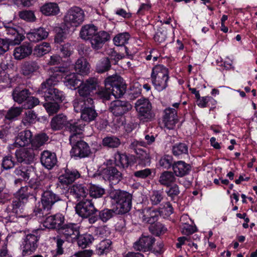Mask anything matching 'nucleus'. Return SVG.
I'll return each mask as SVG.
<instances>
[{
    "label": "nucleus",
    "mask_w": 257,
    "mask_h": 257,
    "mask_svg": "<svg viewBox=\"0 0 257 257\" xmlns=\"http://www.w3.org/2000/svg\"><path fill=\"white\" fill-rule=\"evenodd\" d=\"M54 70L55 73L41 83L37 90V93L39 94H43L47 101L54 100L57 102H62L65 99L63 92L53 86L56 85L61 78L59 73L62 71L59 68H55Z\"/></svg>",
    "instance_id": "f257e3e1"
},
{
    "label": "nucleus",
    "mask_w": 257,
    "mask_h": 257,
    "mask_svg": "<svg viewBox=\"0 0 257 257\" xmlns=\"http://www.w3.org/2000/svg\"><path fill=\"white\" fill-rule=\"evenodd\" d=\"M109 196L113 203L115 204L116 214H122L128 212L132 207V195L128 192L120 190L112 189Z\"/></svg>",
    "instance_id": "f03ea898"
},
{
    "label": "nucleus",
    "mask_w": 257,
    "mask_h": 257,
    "mask_svg": "<svg viewBox=\"0 0 257 257\" xmlns=\"http://www.w3.org/2000/svg\"><path fill=\"white\" fill-rule=\"evenodd\" d=\"M60 197L52 191H43L41 199V204L34 210L35 215L38 217H44L51 213L54 204L61 201Z\"/></svg>",
    "instance_id": "7ed1b4c3"
},
{
    "label": "nucleus",
    "mask_w": 257,
    "mask_h": 257,
    "mask_svg": "<svg viewBox=\"0 0 257 257\" xmlns=\"http://www.w3.org/2000/svg\"><path fill=\"white\" fill-rule=\"evenodd\" d=\"M5 28L7 36L5 39L0 38V54L8 51L10 45L19 44L25 38L19 27L5 26Z\"/></svg>",
    "instance_id": "20e7f679"
},
{
    "label": "nucleus",
    "mask_w": 257,
    "mask_h": 257,
    "mask_svg": "<svg viewBox=\"0 0 257 257\" xmlns=\"http://www.w3.org/2000/svg\"><path fill=\"white\" fill-rule=\"evenodd\" d=\"M169 78L168 70L164 66L159 65L153 68L151 74L152 82L158 91H162L167 87Z\"/></svg>",
    "instance_id": "39448f33"
},
{
    "label": "nucleus",
    "mask_w": 257,
    "mask_h": 257,
    "mask_svg": "<svg viewBox=\"0 0 257 257\" xmlns=\"http://www.w3.org/2000/svg\"><path fill=\"white\" fill-rule=\"evenodd\" d=\"M85 14L79 7H73L65 14L63 23L67 28H74L80 26L84 21Z\"/></svg>",
    "instance_id": "423d86ee"
},
{
    "label": "nucleus",
    "mask_w": 257,
    "mask_h": 257,
    "mask_svg": "<svg viewBox=\"0 0 257 257\" xmlns=\"http://www.w3.org/2000/svg\"><path fill=\"white\" fill-rule=\"evenodd\" d=\"M135 108L141 120L150 121L155 117V114L152 110V104L148 99L137 100L135 103Z\"/></svg>",
    "instance_id": "0eeeda50"
},
{
    "label": "nucleus",
    "mask_w": 257,
    "mask_h": 257,
    "mask_svg": "<svg viewBox=\"0 0 257 257\" xmlns=\"http://www.w3.org/2000/svg\"><path fill=\"white\" fill-rule=\"evenodd\" d=\"M58 232L61 238L69 242H73L80 235L79 227L75 223L62 224Z\"/></svg>",
    "instance_id": "6e6552de"
},
{
    "label": "nucleus",
    "mask_w": 257,
    "mask_h": 257,
    "mask_svg": "<svg viewBox=\"0 0 257 257\" xmlns=\"http://www.w3.org/2000/svg\"><path fill=\"white\" fill-rule=\"evenodd\" d=\"M99 86V81L97 78L89 77L85 81L81 82L78 87V93L80 97L85 98H91V93L96 90Z\"/></svg>",
    "instance_id": "1a4fd4ad"
},
{
    "label": "nucleus",
    "mask_w": 257,
    "mask_h": 257,
    "mask_svg": "<svg viewBox=\"0 0 257 257\" xmlns=\"http://www.w3.org/2000/svg\"><path fill=\"white\" fill-rule=\"evenodd\" d=\"M76 213L83 218H88L98 211L91 200L86 199L79 202L75 207Z\"/></svg>",
    "instance_id": "9d476101"
},
{
    "label": "nucleus",
    "mask_w": 257,
    "mask_h": 257,
    "mask_svg": "<svg viewBox=\"0 0 257 257\" xmlns=\"http://www.w3.org/2000/svg\"><path fill=\"white\" fill-rule=\"evenodd\" d=\"M100 175L105 180H108L111 184H117L122 178V173L115 167H107L100 172Z\"/></svg>",
    "instance_id": "9b49d317"
},
{
    "label": "nucleus",
    "mask_w": 257,
    "mask_h": 257,
    "mask_svg": "<svg viewBox=\"0 0 257 257\" xmlns=\"http://www.w3.org/2000/svg\"><path fill=\"white\" fill-rule=\"evenodd\" d=\"M132 109L131 104L126 101L116 100L112 101L109 110L116 116H122Z\"/></svg>",
    "instance_id": "f8f14e48"
},
{
    "label": "nucleus",
    "mask_w": 257,
    "mask_h": 257,
    "mask_svg": "<svg viewBox=\"0 0 257 257\" xmlns=\"http://www.w3.org/2000/svg\"><path fill=\"white\" fill-rule=\"evenodd\" d=\"M28 198V195L23 192H20V189L17 193V197L13 201L12 204L7 207V210L11 211V213L18 214L27 202Z\"/></svg>",
    "instance_id": "ddd939ff"
},
{
    "label": "nucleus",
    "mask_w": 257,
    "mask_h": 257,
    "mask_svg": "<svg viewBox=\"0 0 257 257\" xmlns=\"http://www.w3.org/2000/svg\"><path fill=\"white\" fill-rule=\"evenodd\" d=\"M155 239L152 236L142 235L139 239L134 243L133 247L136 250L146 252L153 249V245Z\"/></svg>",
    "instance_id": "4468645a"
},
{
    "label": "nucleus",
    "mask_w": 257,
    "mask_h": 257,
    "mask_svg": "<svg viewBox=\"0 0 257 257\" xmlns=\"http://www.w3.org/2000/svg\"><path fill=\"white\" fill-rule=\"evenodd\" d=\"M15 155L18 162L26 164H31L34 161L35 158L34 151L30 148L17 150Z\"/></svg>",
    "instance_id": "2eb2a0df"
},
{
    "label": "nucleus",
    "mask_w": 257,
    "mask_h": 257,
    "mask_svg": "<svg viewBox=\"0 0 257 257\" xmlns=\"http://www.w3.org/2000/svg\"><path fill=\"white\" fill-rule=\"evenodd\" d=\"M43 221V225L46 228L58 229L63 224L65 218L61 214H56L54 215L45 216Z\"/></svg>",
    "instance_id": "dca6fc26"
},
{
    "label": "nucleus",
    "mask_w": 257,
    "mask_h": 257,
    "mask_svg": "<svg viewBox=\"0 0 257 257\" xmlns=\"http://www.w3.org/2000/svg\"><path fill=\"white\" fill-rule=\"evenodd\" d=\"M163 121L166 127L173 129L178 122V117L176 109L168 107L164 110Z\"/></svg>",
    "instance_id": "f3484780"
},
{
    "label": "nucleus",
    "mask_w": 257,
    "mask_h": 257,
    "mask_svg": "<svg viewBox=\"0 0 257 257\" xmlns=\"http://www.w3.org/2000/svg\"><path fill=\"white\" fill-rule=\"evenodd\" d=\"M110 39L109 34L104 31L97 32L90 40L91 47L95 50L101 49L104 43Z\"/></svg>",
    "instance_id": "a211bd4d"
},
{
    "label": "nucleus",
    "mask_w": 257,
    "mask_h": 257,
    "mask_svg": "<svg viewBox=\"0 0 257 257\" xmlns=\"http://www.w3.org/2000/svg\"><path fill=\"white\" fill-rule=\"evenodd\" d=\"M80 177V174L76 169H66L65 173L58 178L59 183L62 185H68Z\"/></svg>",
    "instance_id": "6ab92c4d"
},
{
    "label": "nucleus",
    "mask_w": 257,
    "mask_h": 257,
    "mask_svg": "<svg viewBox=\"0 0 257 257\" xmlns=\"http://www.w3.org/2000/svg\"><path fill=\"white\" fill-rule=\"evenodd\" d=\"M90 149L85 142H81L72 148L70 154L75 158H82L88 157L90 154Z\"/></svg>",
    "instance_id": "aec40b11"
},
{
    "label": "nucleus",
    "mask_w": 257,
    "mask_h": 257,
    "mask_svg": "<svg viewBox=\"0 0 257 257\" xmlns=\"http://www.w3.org/2000/svg\"><path fill=\"white\" fill-rule=\"evenodd\" d=\"M32 50L30 44L24 43L15 48L13 56L16 60H20L29 56L32 54Z\"/></svg>",
    "instance_id": "412c9836"
},
{
    "label": "nucleus",
    "mask_w": 257,
    "mask_h": 257,
    "mask_svg": "<svg viewBox=\"0 0 257 257\" xmlns=\"http://www.w3.org/2000/svg\"><path fill=\"white\" fill-rule=\"evenodd\" d=\"M56 154L49 151H44L41 154V163L48 169H51L57 164Z\"/></svg>",
    "instance_id": "4be33fe9"
},
{
    "label": "nucleus",
    "mask_w": 257,
    "mask_h": 257,
    "mask_svg": "<svg viewBox=\"0 0 257 257\" xmlns=\"http://www.w3.org/2000/svg\"><path fill=\"white\" fill-rule=\"evenodd\" d=\"M142 220L145 223L153 224L158 219L159 212L158 209L152 207L145 208L142 211Z\"/></svg>",
    "instance_id": "5701e85b"
},
{
    "label": "nucleus",
    "mask_w": 257,
    "mask_h": 257,
    "mask_svg": "<svg viewBox=\"0 0 257 257\" xmlns=\"http://www.w3.org/2000/svg\"><path fill=\"white\" fill-rule=\"evenodd\" d=\"M33 137L32 133L25 130L19 133L16 137L14 145L16 147H24L31 144Z\"/></svg>",
    "instance_id": "b1692460"
},
{
    "label": "nucleus",
    "mask_w": 257,
    "mask_h": 257,
    "mask_svg": "<svg viewBox=\"0 0 257 257\" xmlns=\"http://www.w3.org/2000/svg\"><path fill=\"white\" fill-rule=\"evenodd\" d=\"M172 168L176 176L180 177L187 175L191 170L190 165L182 161L175 162L172 165Z\"/></svg>",
    "instance_id": "393cba45"
},
{
    "label": "nucleus",
    "mask_w": 257,
    "mask_h": 257,
    "mask_svg": "<svg viewBox=\"0 0 257 257\" xmlns=\"http://www.w3.org/2000/svg\"><path fill=\"white\" fill-rule=\"evenodd\" d=\"M69 122L66 115L60 113L53 117L51 121V126L54 131L60 130L67 126Z\"/></svg>",
    "instance_id": "a878e982"
},
{
    "label": "nucleus",
    "mask_w": 257,
    "mask_h": 257,
    "mask_svg": "<svg viewBox=\"0 0 257 257\" xmlns=\"http://www.w3.org/2000/svg\"><path fill=\"white\" fill-rule=\"evenodd\" d=\"M90 65L87 60L81 57L77 60L74 65V70L76 73L81 75H87L90 71Z\"/></svg>",
    "instance_id": "bb28decb"
},
{
    "label": "nucleus",
    "mask_w": 257,
    "mask_h": 257,
    "mask_svg": "<svg viewBox=\"0 0 257 257\" xmlns=\"http://www.w3.org/2000/svg\"><path fill=\"white\" fill-rule=\"evenodd\" d=\"M30 95V91L20 86L16 87L13 91L12 96L14 100L19 104L24 102Z\"/></svg>",
    "instance_id": "cd10ccee"
},
{
    "label": "nucleus",
    "mask_w": 257,
    "mask_h": 257,
    "mask_svg": "<svg viewBox=\"0 0 257 257\" xmlns=\"http://www.w3.org/2000/svg\"><path fill=\"white\" fill-rule=\"evenodd\" d=\"M48 36V32L43 28L32 30L28 33L27 37L29 40L33 42H37L46 39Z\"/></svg>",
    "instance_id": "c85d7f7f"
},
{
    "label": "nucleus",
    "mask_w": 257,
    "mask_h": 257,
    "mask_svg": "<svg viewBox=\"0 0 257 257\" xmlns=\"http://www.w3.org/2000/svg\"><path fill=\"white\" fill-rule=\"evenodd\" d=\"M98 28L93 24H87L82 27L80 31V37L83 40H90L97 33Z\"/></svg>",
    "instance_id": "c756f323"
},
{
    "label": "nucleus",
    "mask_w": 257,
    "mask_h": 257,
    "mask_svg": "<svg viewBox=\"0 0 257 257\" xmlns=\"http://www.w3.org/2000/svg\"><path fill=\"white\" fill-rule=\"evenodd\" d=\"M94 101L92 98H85L83 97L76 98L73 101L74 109L76 112H82L85 107L93 104Z\"/></svg>",
    "instance_id": "7c9ffc66"
},
{
    "label": "nucleus",
    "mask_w": 257,
    "mask_h": 257,
    "mask_svg": "<svg viewBox=\"0 0 257 257\" xmlns=\"http://www.w3.org/2000/svg\"><path fill=\"white\" fill-rule=\"evenodd\" d=\"M38 237L34 234H29L26 236L23 243V251L26 253L32 252L37 247Z\"/></svg>",
    "instance_id": "2f4dec72"
},
{
    "label": "nucleus",
    "mask_w": 257,
    "mask_h": 257,
    "mask_svg": "<svg viewBox=\"0 0 257 257\" xmlns=\"http://www.w3.org/2000/svg\"><path fill=\"white\" fill-rule=\"evenodd\" d=\"M48 140L49 137L45 133L38 134L32 138L30 148L34 151L38 150Z\"/></svg>",
    "instance_id": "473e14b6"
},
{
    "label": "nucleus",
    "mask_w": 257,
    "mask_h": 257,
    "mask_svg": "<svg viewBox=\"0 0 257 257\" xmlns=\"http://www.w3.org/2000/svg\"><path fill=\"white\" fill-rule=\"evenodd\" d=\"M176 180V178L173 173L166 171L161 174L158 182L161 185L168 187L171 186Z\"/></svg>",
    "instance_id": "72a5a7b5"
},
{
    "label": "nucleus",
    "mask_w": 257,
    "mask_h": 257,
    "mask_svg": "<svg viewBox=\"0 0 257 257\" xmlns=\"http://www.w3.org/2000/svg\"><path fill=\"white\" fill-rule=\"evenodd\" d=\"M63 82L66 86L71 89H75L79 86L81 80L77 73H70L64 77Z\"/></svg>",
    "instance_id": "f704fd0d"
},
{
    "label": "nucleus",
    "mask_w": 257,
    "mask_h": 257,
    "mask_svg": "<svg viewBox=\"0 0 257 257\" xmlns=\"http://www.w3.org/2000/svg\"><path fill=\"white\" fill-rule=\"evenodd\" d=\"M151 158L149 153L142 150H140L136 153V162L138 166L146 167L149 166L151 163Z\"/></svg>",
    "instance_id": "c9c22d12"
},
{
    "label": "nucleus",
    "mask_w": 257,
    "mask_h": 257,
    "mask_svg": "<svg viewBox=\"0 0 257 257\" xmlns=\"http://www.w3.org/2000/svg\"><path fill=\"white\" fill-rule=\"evenodd\" d=\"M87 191V188L82 184H74L70 188V193L78 199L86 197Z\"/></svg>",
    "instance_id": "e433bc0d"
},
{
    "label": "nucleus",
    "mask_w": 257,
    "mask_h": 257,
    "mask_svg": "<svg viewBox=\"0 0 257 257\" xmlns=\"http://www.w3.org/2000/svg\"><path fill=\"white\" fill-rule=\"evenodd\" d=\"M41 11L46 16H55L59 13L60 9L56 3H50L43 5L41 8Z\"/></svg>",
    "instance_id": "4c0bfd02"
},
{
    "label": "nucleus",
    "mask_w": 257,
    "mask_h": 257,
    "mask_svg": "<svg viewBox=\"0 0 257 257\" xmlns=\"http://www.w3.org/2000/svg\"><path fill=\"white\" fill-rule=\"evenodd\" d=\"M97 116V113L94 109L93 104L85 107L81 113V117L83 120L90 122L93 120Z\"/></svg>",
    "instance_id": "58836bf2"
},
{
    "label": "nucleus",
    "mask_w": 257,
    "mask_h": 257,
    "mask_svg": "<svg viewBox=\"0 0 257 257\" xmlns=\"http://www.w3.org/2000/svg\"><path fill=\"white\" fill-rule=\"evenodd\" d=\"M123 84L125 83L123 79L116 74L108 76L105 80V86L107 89Z\"/></svg>",
    "instance_id": "ea45409f"
},
{
    "label": "nucleus",
    "mask_w": 257,
    "mask_h": 257,
    "mask_svg": "<svg viewBox=\"0 0 257 257\" xmlns=\"http://www.w3.org/2000/svg\"><path fill=\"white\" fill-rule=\"evenodd\" d=\"M23 192L28 195V197L29 195H37L43 192L42 187L41 185L35 184L31 186H25L21 187L20 189V192Z\"/></svg>",
    "instance_id": "a19ab883"
},
{
    "label": "nucleus",
    "mask_w": 257,
    "mask_h": 257,
    "mask_svg": "<svg viewBox=\"0 0 257 257\" xmlns=\"http://www.w3.org/2000/svg\"><path fill=\"white\" fill-rule=\"evenodd\" d=\"M51 50L50 44L47 42H43L41 44L35 46L34 50V55L37 57H42L47 54Z\"/></svg>",
    "instance_id": "79ce46f5"
},
{
    "label": "nucleus",
    "mask_w": 257,
    "mask_h": 257,
    "mask_svg": "<svg viewBox=\"0 0 257 257\" xmlns=\"http://www.w3.org/2000/svg\"><path fill=\"white\" fill-rule=\"evenodd\" d=\"M111 67V61L108 57L101 59L97 64L96 71L99 73H102L108 71Z\"/></svg>",
    "instance_id": "37998d69"
},
{
    "label": "nucleus",
    "mask_w": 257,
    "mask_h": 257,
    "mask_svg": "<svg viewBox=\"0 0 257 257\" xmlns=\"http://www.w3.org/2000/svg\"><path fill=\"white\" fill-rule=\"evenodd\" d=\"M39 68L38 63L35 61H28L25 62L23 65L22 70L25 75H28Z\"/></svg>",
    "instance_id": "c03bdc74"
},
{
    "label": "nucleus",
    "mask_w": 257,
    "mask_h": 257,
    "mask_svg": "<svg viewBox=\"0 0 257 257\" xmlns=\"http://www.w3.org/2000/svg\"><path fill=\"white\" fill-rule=\"evenodd\" d=\"M111 241L109 239H103L96 246V252L99 255L108 252L110 249Z\"/></svg>",
    "instance_id": "a18cd8bd"
},
{
    "label": "nucleus",
    "mask_w": 257,
    "mask_h": 257,
    "mask_svg": "<svg viewBox=\"0 0 257 257\" xmlns=\"http://www.w3.org/2000/svg\"><path fill=\"white\" fill-rule=\"evenodd\" d=\"M23 109L22 107L13 106L11 107L7 111L5 115L6 119L9 120H14L17 119V118L21 114Z\"/></svg>",
    "instance_id": "49530a36"
},
{
    "label": "nucleus",
    "mask_w": 257,
    "mask_h": 257,
    "mask_svg": "<svg viewBox=\"0 0 257 257\" xmlns=\"http://www.w3.org/2000/svg\"><path fill=\"white\" fill-rule=\"evenodd\" d=\"M102 145L110 148H117L120 145L119 139L115 136L106 137L102 140Z\"/></svg>",
    "instance_id": "de8ad7c7"
},
{
    "label": "nucleus",
    "mask_w": 257,
    "mask_h": 257,
    "mask_svg": "<svg viewBox=\"0 0 257 257\" xmlns=\"http://www.w3.org/2000/svg\"><path fill=\"white\" fill-rule=\"evenodd\" d=\"M37 116L33 110H28L25 113L22 122L25 126L30 125L35 123Z\"/></svg>",
    "instance_id": "09e8293b"
},
{
    "label": "nucleus",
    "mask_w": 257,
    "mask_h": 257,
    "mask_svg": "<svg viewBox=\"0 0 257 257\" xmlns=\"http://www.w3.org/2000/svg\"><path fill=\"white\" fill-rule=\"evenodd\" d=\"M114 214H115V209L114 207L112 209L104 208L99 211V219L105 223L111 218Z\"/></svg>",
    "instance_id": "8fccbe9b"
},
{
    "label": "nucleus",
    "mask_w": 257,
    "mask_h": 257,
    "mask_svg": "<svg viewBox=\"0 0 257 257\" xmlns=\"http://www.w3.org/2000/svg\"><path fill=\"white\" fill-rule=\"evenodd\" d=\"M105 192L104 189L98 185H90L89 187V195L91 197L94 198L101 197Z\"/></svg>",
    "instance_id": "3c124183"
},
{
    "label": "nucleus",
    "mask_w": 257,
    "mask_h": 257,
    "mask_svg": "<svg viewBox=\"0 0 257 257\" xmlns=\"http://www.w3.org/2000/svg\"><path fill=\"white\" fill-rule=\"evenodd\" d=\"M158 211L159 212V216L166 218L173 213V208L170 203L167 202L164 204L161 205V207L158 209Z\"/></svg>",
    "instance_id": "603ef678"
},
{
    "label": "nucleus",
    "mask_w": 257,
    "mask_h": 257,
    "mask_svg": "<svg viewBox=\"0 0 257 257\" xmlns=\"http://www.w3.org/2000/svg\"><path fill=\"white\" fill-rule=\"evenodd\" d=\"M196 99L197 105L201 108L208 107L210 102L213 105L216 102V100L211 96L201 97L199 95Z\"/></svg>",
    "instance_id": "864d4df0"
},
{
    "label": "nucleus",
    "mask_w": 257,
    "mask_h": 257,
    "mask_svg": "<svg viewBox=\"0 0 257 257\" xmlns=\"http://www.w3.org/2000/svg\"><path fill=\"white\" fill-rule=\"evenodd\" d=\"M84 124L80 123V121L72 122L69 120V122L67 127L71 134H81V131L83 129Z\"/></svg>",
    "instance_id": "5fc2aeb1"
},
{
    "label": "nucleus",
    "mask_w": 257,
    "mask_h": 257,
    "mask_svg": "<svg viewBox=\"0 0 257 257\" xmlns=\"http://www.w3.org/2000/svg\"><path fill=\"white\" fill-rule=\"evenodd\" d=\"M172 153L174 156H177L188 153V146L184 143H178L174 145L172 147Z\"/></svg>",
    "instance_id": "6e6d98bb"
},
{
    "label": "nucleus",
    "mask_w": 257,
    "mask_h": 257,
    "mask_svg": "<svg viewBox=\"0 0 257 257\" xmlns=\"http://www.w3.org/2000/svg\"><path fill=\"white\" fill-rule=\"evenodd\" d=\"M130 37L129 34L126 32L119 34L113 38L114 43L116 46H123L127 43Z\"/></svg>",
    "instance_id": "4d7b16f0"
},
{
    "label": "nucleus",
    "mask_w": 257,
    "mask_h": 257,
    "mask_svg": "<svg viewBox=\"0 0 257 257\" xmlns=\"http://www.w3.org/2000/svg\"><path fill=\"white\" fill-rule=\"evenodd\" d=\"M149 230L153 234L159 235L164 233L166 231L167 228L162 224L157 222L152 224L149 227Z\"/></svg>",
    "instance_id": "13d9d810"
},
{
    "label": "nucleus",
    "mask_w": 257,
    "mask_h": 257,
    "mask_svg": "<svg viewBox=\"0 0 257 257\" xmlns=\"http://www.w3.org/2000/svg\"><path fill=\"white\" fill-rule=\"evenodd\" d=\"M77 239H78V245L83 248L86 247L91 244L94 239L93 236L90 234H84L80 236Z\"/></svg>",
    "instance_id": "bf43d9fd"
},
{
    "label": "nucleus",
    "mask_w": 257,
    "mask_h": 257,
    "mask_svg": "<svg viewBox=\"0 0 257 257\" xmlns=\"http://www.w3.org/2000/svg\"><path fill=\"white\" fill-rule=\"evenodd\" d=\"M55 102H47L43 103V106L45 107L47 112L50 114H53L56 113L60 108V106Z\"/></svg>",
    "instance_id": "052dcab7"
},
{
    "label": "nucleus",
    "mask_w": 257,
    "mask_h": 257,
    "mask_svg": "<svg viewBox=\"0 0 257 257\" xmlns=\"http://www.w3.org/2000/svg\"><path fill=\"white\" fill-rule=\"evenodd\" d=\"M40 103L39 99L33 96H28L26 99L22 107L26 109H30L38 105Z\"/></svg>",
    "instance_id": "680f3d73"
},
{
    "label": "nucleus",
    "mask_w": 257,
    "mask_h": 257,
    "mask_svg": "<svg viewBox=\"0 0 257 257\" xmlns=\"http://www.w3.org/2000/svg\"><path fill=\"white\" fill-rule=\"evenodd\" d=\"M14 174L16 176L20 177V178L24 180H28L30 177L28 169L22 166L16 168L14 171Z\"/></svg>",
    "instance_id": "e2e57ef3"
},
{
    "label": "nucleus",
    "mask_w": 257,
    "mask_h": 257,
    "mask_svg": "<svg viewBox=\"0 0 257 257\" xmlns=\"http://www.w3.org/2000/svg\"><path fill=\"white\" fill-rule=\"evenodd\" d=\"M112 94L115 98H119L122 96L125 92L126 85L125 84L120 86H117L109 89Z\"/></svg>",
    "instance_id": "0e129e2a"
},
{
    "label": "nucleus",
    "mask_w": 257,
    "mask_h": 257,
    "mask_svg": "<svg viewBox=\"0 0 257 257\" xmlns=\"http://www.w3.org/2000/svg\"><path fill=\"white\" fill-rule=\"evenodd\" d=\"M163 199V192L159 190H154L150 195V201L154 205L159 204Z\"/></svg>",
    "instance_id": "69168bd1"
},
{
    "label": "nucleus",
    "mask_w": 257,
    "mask_h": 257,
    "mask_svg": "<svg viewBox=\"0 0 257 257\" xmlns=\"http://www.w3.org/2000/svg\"><path fill=\"white\" fill-rule=\"evenodd\" d=\"M94 233L98 237L103 238L107 236L110 234V231L107 225H102L95 227Z\"/></svg>",
    "instance_id": "338daca9"
},
{
    "label": "nucleus",
    "mask_w": 257,
    "mask_h": 257,
    "mask_svg": "<svg viewBox=\"0 0 257 257\" xmlns=\"http://www.w3.org/2000/svg\"><path fill=\"white\" fill-rule=\"evenodd\" d=\"M167 38V32L164 30L160 29L155 34L154 39L155 41L158 44L164 43Z\"/></svg>",
    "instance_id": "774afa93"
}]
</instances>
